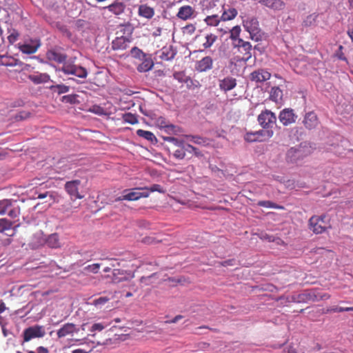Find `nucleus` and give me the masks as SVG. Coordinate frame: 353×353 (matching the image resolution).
Instances as JSON below:
<instances>
[{
    "mask_svg": "<svg viewBox=\"0 0 353 353\" xmlns=\"http://www.w3.org/2000/svg\"><path fill=\"white\" fill-rule=\"evenodd\" d=\"M37 352L38 353H48V350L47 348L40 346L37 348Z\"/></svg>",
    "mask_w": 353,
    "mask_h": 353,
    "instance_id": "64",
    "label": "nucleus"
},
{
    "mask_svg": "<svg viewBox=\"0 0 353 353\" xmlns=\"http://www.w3.org/2000/svg\"><path fill=\"white\" fill-rule=\"evenodd\" d=\"M330 227V221L325 214L314 215L309 220L310 230L316 234H322Z\"/></svg>",
    "mask_w": 353,
    "mask_h": 353,
    "instance_id": "2",
    "label": "nucleus"
},
{
    "mask_svg": "<svg viewBox=\"0 0 353 353\" xmlns=\"http://www.w3.org/2000/svg\"><path fill=\"white\" fill-rule=\"evenodd\" d=\"M217 37L213 34H207L205 36V41L203 43L204 48H210L216 41Z\"/></svg>",
    "mask_w": 353,
    "mask_h": 353,
    "instance_id": "40",
    "label": "nucleus"
},
{
    "mask_svg": "<svg viewBox=\"0 0 353 353\" xmlns=\"http://www.w3.org/2000/svg\"><path fill=\"white\" fill-rule=\"evenodd\" d=\"M74 63L70 61L66 62V61L63 63L61 68H59L57 70L63 72L65 74H70V72L72 69V67Z\"/></svg>",
    "mask_w": 353,
    "mask_h": 353,
    "instance_id": "49",
    "label": "nucleus"
},
{
    "mask_svg": "<svg viewBox=\"0 0 353 353\" xmlns=\"http://www.w3.org/2000/svg\"><path fill=\"white\" fill-rule=\"evenodd\" d=\"M236 85V81L232 77H226L221 80L219 87L221 90L225 92L232 90Z\"/></svg>",
    "mask_w": 353,
    "mask_h": 353,
    "instance_id": "27",
    "label": "nucleus"
},
{
    "mask_svg": "<svg viewBox=\"0 0 353 353\" xmlns=\"http://www.w3.org/2000/svg\"><path fill=\"white\" fill-rule=\"evenodd\" d=\"M259 206L267 208L283 209V207L279 206L277 204L270 201H259L257 203Z\"/></svg>",
    "mask_w": 353,
    "mask_h": 353,
    "instance_id": "41",
    "label": "nucleus"
},
{
    "mask_svg": "<svg viewBox=\"0 0 353 353\" xmlns=\"http://www.w3.org/2000/svg\"><path fill=\"white\" fill-rule=\"evenodd\" d=\"M12 205V201L3 199L0 201V214H4Z\"/></svg>",
    "mask_w": 353,
    "mask_h": 353,
    "instance_id": "43",
    "label": "nucleus"
},
{
    "mask_svg": "<svg viewBox=\"0 0 353 353\" xmlns=\"http://www.w3.org/2000/svg\"><path fill=\"white\" fill-rule=\"evenodd\" d=\"M138 14L140 17L150 19L154 15V10L147 4H142L139 7Z\"/></svg>",
    "mask_w": 353,
    "mask_h": 353,
    "instance_id": "26",
    "label": "nucleus"
},
{
    "mask_svg": "<svg viewBox=\"0 0 353 353\" xmlns=\"http://www.w3.org/2000/svg\"><path fill=\"white\" fill-rule=\"evenodd\" d=\"M283 99V90L278 86H274L271 88L270 92V99L279 103Z\"/></svg>",
    "mask_w": 353,
    "mask_h": 353,
    "instance_id": "29",
    "label": "nucleus"
},
{
    "mask_svg": "<svg viewBox=\"0 0 353 353\" xmlns=\"http://www.w3.org/2000/svg\"><path fill=\"white\" fill-rule=\"evenodd\" d=\"M259 125L267 130H270L276 123V117L274 113L269 110L262 111L257 118Z\"/></svg>",
    "mask_w": 353,
    "mask_h": 353,
    "instance_id": "4",
    "label": "nucleus"
},
{
    "mask_svg": "<svg viewBox=\"0 0 353 353\" xmlns=\"http://www.w3.org/2000/svg\"><path fill=\"white\" fill-rule=\"evenodd\" d=\"M279 119L283 125L288 126L296 122L297 115L294 113L293 109L285 108L280 112Z\"/></svg>",
    "mask_w": 353,
    "mask_h": 353,
    "instance_id": "9",
    "label": "nucleus"
},
{
    "mask_svg": "<svg viewBox=\"0 0 353 353\" xmlns=\"http://www.w3.org/2000/svg\"><path fill=\"white\" fill-rule=\"evenodd\" d=\"M172 150L173 156L177 159H183L185 157V152L189 151L187 147V143H184L183 145L175 148H172Z\"/></svg>",
    "mask_w": 353,
    "mask_h": 353,
    "instance_id": "32",
    "label": "nucleus"
},
{
    "mask_svg": "<svg viewBox=\"0 0 353 353\" xmlns=\"http://www.w3.org/2000/svg\"><path fill=\"white\" fill-rule=\"evenodd\" d=\"M185 85L189 90H195L201 87L199 81L193 80L190 77L188 78Z\"/></svg>",
    "mask_w": 353,
    "mask_h": 353,
    "instance_id": "48",
    "label": "nucleus"
},
{
    "mask_svg": "<svg viewBox=\"0 0 353 353\" xmlns=\"http://www.w3.org/2000/svg\"><path fill=\"white\" fill-rule=\"evenodd\" d=\"M158 125L161 128H165L168 132L174 131L176 126L172 124L168 123V122L163 117H160L157 120Z\"/></svg>",
    "mask_w": 353,
    "mask_h": 353,
    "instance_id": "34",
    "label": "nucleus"
},
{
    "mask_svg": "<svg viewBox=\"0 0 353 353\" xmlns=\"http://www.w3.org/2000/svg\"><path fill=\"white\" fill-rule=\"evenodd\" d=\"M181 319H183V316L182 315H176L172 320L166 321V323H175L178 322Z\"/></svg>",
    "mask_w": 353,
    "mask_h": 353,
    "instance_id": "63",
    "label": "nucleus"
},
{
    "mask_svg": "<svg viewBox=\"0 0 353 353\" xmlns=\"http://www.w3.org/2000/svg\"><path fill=\"white\" fill-rule=\"evenodd\" d=\"M217 30L220 32L222 34H227L228 32H230V38L232 41H237V42L239 43V39H240L239 35L241 30L240 26H236L233 27L232 29H230L228 27H223L221 26V27L217 28Z\"/></svg>",
    "mask_w": 353,
    "mask_h": 353,
    "instance_id": "21",
    "label": "nucleus"
},
{
    "mask_svg": "<svg viewBox=\"0 0 353 353\" xmlns=\"http://www.w3.org/2000/svg\"><path fill=\"white\" fill-rule=\"evenodd\" d=\"M50 89L54 92H57L58 94H61L69 92L70 87L63 84H58L52 85Z\"/></svg>",
    "mask_w": 353,
    "mask_h": 353,
    "instance_id": "39",
    "label": "nucleus"
},
{
    "mask_svg": "<svg viewBox=\"0 0 353 353\" xmlns=\"http://www.w3.org/2000/svg\"><path fill=\"white\" fill-rule=\"evenodd\" d=\"M110 298L106 296H101L98 299H96L93 301L92 304L95 306H99L101 305L105 304L108 301H110Z\"/></svg>",
    "mask_w": 353,
    "mask_h": 353,
    "instance_id": "54",
    "label": "nucleus"
},
{
    "mask_svg": "<svg viewBox=\"0 0 353 353\" xmlns=\"http://www.w3.org/2000/svg\"><path fill=\"white\" fill-rule=\"evenodd\" d=\"M137 134L139 137H143L150 141H152L154 139H156V137L152 132L141 129H139L137 131Z\"/></svg>",
    "mask_w": 353,
    "mask_h": 353,
    "instance_id": "37",
    "label": "nucleus"
},
{
    "mask_svg": "<svg viewBox=\"0 0 353 353\" xmlns=\"http://www.w3.org/2000/svg\"><path fill=\"white\" fill-rule=\"evenodd\" d=\"M271 77V73L263 68L257 69L250 74V79L255 83H263L269 80Z\"/></svg>",
    "mask_w": 353,
    "mask_h": 353,
    "instance_id": "10",
    "label": "nucleus"
},
{
    "mask_svg": "<svg viewBox=\"0 0 353 353\" xmlns=\"http://www.w3.org/2000/svg\"><path fill=\"white\" fill-rule=\"evenodd\" d=\"M141 60L142 62L137 66V70L139 72H148L153 68L154 62L150 57L145 55Z\"/></svg>",
    "mask_w": 353,
    "mask_h": 353,
    "instance_id": "24",
    "label": "nucleus"
},
{
    "mask_svg": "<svg viewBox=\"0 0 353 353\" xmlns=\"http://www.w3.org/2000/svg\"><path fill=\"white\" fill-rule=\"evenodd\" d=\"M235 46L238 47L239 51L243 54L241 57L243 61H248L252 57V45L249 42L239 39V43Z\"/></svg>",
    "mask_w": 353,
    "mask_h": 353,
    "instance_id": "12",
    "label": "nucleus"
},
{
    "mask_svg": "<svg viewBox=\"0 0 353 353\" xmlns=\"http://www.w3.org/2000/svg\"><path fill=\"white\" fill-rule=\"evenodd\" d=\"M191 137V141H192L195 143L201 144V143H203V139L201 137L192 136Z\"/></svg>",
    "mask_w": 353,
    "mask_h": 353,
    "instance_id": "62",
    "label": "nucleus"
},
{
    "mask_svg": "<svg viewBox=\"0 0 353 353\" xmlns=\"http://www.w3.org/2000/svg\"><path fill=\"white\" fill-rule=\"evenodd\" d=\"M28 79L35 84H40L46 83L50 81V76L47 73L37 72L33 74H30Z\"/></svg>",
    "mask_w": 353,
    "mask_h": 353,
    "instance_id": "28",
    "label": "nucleus"
},
{
    "mask_svg": "<svg viewBox=\"0 0 353 353\" xmlns=\"http://www.w3.org/2000/svg\"><path fill=\"white\" fill-rule=\"evenodd\" d=\"M140 190H148L150 192H158L159 193H165L163 188L159 184H154L150 187L140 188Z\"/></svg>",
    "mask_w": 353,
    "mask_h": 353,
    "instance_id": "50",
    "label": "nucleus"
},
{
    "mask_svg": "<svg viewBox=\"0 0 353 353\" xmlns=\"http://www.w3.org/2000/svg\"><path fill=\"white\" fill-rule=\"evenodd\" d=\"M125 7L124 3L116 1L110 5L103 7V9L108 10L116 16H119L124 12Z\"/></svg>",
    "mask_w": 353,
    "mask_h": 353,
    "instance_id": "20",
    "label": "nucleus"
},
{
    "mask_svg": "<svg viewBox=\"0 0 353 353\" xmlns=\"http://www.w3.org/2000/svg\"><path fill=\"white\" fill-rule=\"evenodd\" d=\"M105 326H104L102 323H94L92 325L90 331L91 332H94V331H97V330L101 331L102 330H103L105 328Z\"/></svg>",
    "mask_w": 353,
    "mask_h": 353,
    "instance_id": "60",
    "label": "nucleus"
},
{
    "mask_svg": "<svg viewBox=\"0 0 353 353\" xmlns=\"http://www.w3.org/2000/svg\"><path fill=\"white\" fill-rule=\"evenodd\" d=\"M303 123L307 129L312 130L317 127L319 122L317 115L314 112H309L305 115Z\"/></svg>",
    "mask_w": 353,
    "mask_h": 353,
    "instance_id": "16",
    "label": "nucleus"
},
{
    "mask_svg": "<svg viewBox=\"0 0 353 353\" xmlns=\"http://www.w3.org/2000/svg\"><path fill=\"white\" fill-rule=\"evenodd\" d=\"M78 95L77 94H68L62 97L61 101L70 104H76L79 103L77 99Z\"/></svg>",
    "mask_w": 353,
    "mask_h": 353,
    "instance_id": "44",
    "label": "nucleus"
},
{
    "mask_svg": "<svg viewBox=\"0 0 353 353\" xmlns=\"http://www.w3.org/2000/svg\"><path fill=\"white\" fill-rule=\"evenodd\" d=\"M318 17L316 13H312L308 15L303 21V25L305 26H311L315 23Z\"/></svg>",
    "mask_w": 353,
    "mask_h": 353,
    "instance_id": "47",
    "label": "nucleus"
},
{
    "mask_svg": "<svg viewBox=\"0 0 353 353\" xmlns=\"http://www.w3.org/2000/svg\"><path fill=\"white\" fill-rule=\"evenodd\" d=\"M88 111L99 116L107 114L105 110L99 105H92L88 109Z\"/></svg>",
    "mask_w": 353,
    "mask_h": 353,
    "instance_id": "36",
    "label": "nucleus"
},
{
    "mask_svg": "<svg viewBox=\"0 0 353 353\" xmlns=\"http://www.w3.org/2000/svg\"><path fill=\"white\" fill-rule=\"evenodd\" d=\"M163 139L164 141L170 143L172 145V148H177L178 146H181L185 143L183 140L179 139L173 137H163Z\"/></svg>",
    "mask_w": 353,
    "mask_h": 353,
    "instance_id": "35",
    "label": "nucleus"
},
{
    "mask_svg": "<svg viewBox=\"0 0 353 353\" xmlns=\"http://www.w3.org/2000/svg\"><path fill=\"white\" fill-rule=\"evenodd\" d=\"M137 189H131V190H124L123 192V195L115 199V201H121L123 200L127 201H137L140 199V196L139 194V192L136 191Z\"/></svg>",
    "mask_w": 353,
    "mask_h": 353,
    "instance_id": "22",
    "label": "nucleus"
},
{
    "mask_svg": "<svg viewBox=\"0 0 353 353\" xmlns=\"http://www.w3.org/2000/svg\"><path fill=\"white\" fill-rule=\"evenodd\" d=\"M262 240L268 241V242H276L278 245H283L284 242L280 238H276L272 235L264 234L261 236Z\"/></svg>",
    "mask_w": 353,
    "mask_h": 353,
    "instance_id": "45",
    "label": "nucleus"
},
{
    "mask_svg": "<svg viewBox=\"0 0 353 353\" xmlns=\"http://www.w3.org/2000/svg\"><path fill=\"white\" fill-rule=\"evenodd\" d=\"M47 245L52 248H57L61 246V243L59 241V237L57 234H50L47 240Z\"/></svg>",
    "mask_w": 353,
    "mask_h": 353,
    "instance_id": "33",
    "label": "nucleus"
},
{
    "mask_svg": "<svg viewBox=\"0 0 353 353\" xmlns=\"http://www.w3.org/2000/svg\"><path fill=\"white\" fill-rule=\"evenodd\" d=\"M244 28L249 32L251 38L254 39V37L258 33V21L256 19L247 20L244 22Z\"/></svg>",
    "mask_w": 353,
    "mask_h": 353,
    "instance_id": "25",
    "label": "nucleus"
},
{
    "mask_svg": "<svg viewBox=\"0 0 353 353\" xmlns=\"http://www.w3.org/2000/svg\"><path fill=\"white\" fill-rule=\"evenodd\" d=\"M343 46L340 45L339 46V48L338 50H336V52H335V56L340 60H343V61H347V59L346 57H345L344 55V53L343 52Z\"/></svg>",
    "mask_w": 353,
    "mask_h": 353,
    "instance_id": "56",
    "label": "nucleus"
},
{
    "mask_svg": "<svg viewBox=\"0 0 353 353\" xmlns=\"http://www.w3.org/2000/svg\"><path fill=\"white\" fill-rule=\"evenodd\" d=\"M131 54L134 57L138 58L139 59H141L143 57H145L146 55L142 50H141L140 49H139L137 47H134L132 48Z\"/></svg>",
    "mask_w": 353,
    "mask_h": 353,
    "instance_id": "52",
    "label": "nucleus"
},
{
    "mask_svg": "<svg viewBox=\"0 0 353 353\" xmlns=\"http://www.w3.org/2000/svg\"><path fill=\"white\" fill-rule=\"evenodd\" d=\"M213 60L211 57L206 56L202 59L196 61L195 69L199 72L208 71L212 68Z\"/></svg>",
    "mask_w": 353,
    "mask_h": 353,
    "instance_id": "13",
    "label": "nucleus"
},
{
    "mask_svg": "<svg viewBox=\"0 0 353 353\" xmlns=\"http://www.w3.org/2000/svg\"><path fill=\"white\" fill-rule=\"evenodd\" d=\"M132 277L130 272H128L123 270L114 269L112 272L111 277L112 281L114 283H119L120 282L126 281Z\"/></svg>",
    "mask_w": 353,
    "mask_h": 353,
    "instance_id": "18",
    "label": "nucleus"
},
{
    "mask_svg": "<svg viewBox=\"0 0 353 353\" xmlns=\"http://www.w3.org/2000/svg\"><path fill=\"white\" fill-rule=\"evenodd\" d=\"M41 46V41L39 39H31L26 41L23 43H19V50L27 54H34Z\"/></svg>",
    "mask_w": 353,
    "mask_h": 353,
    "instance_id": "7",
    "label": "nucleus"
},
{
    "mask_svg": "<svg viewBox=\"0 0 353 353\" xmlns=\"http://www.w3.org/2000/svg\"><path fill=\"white\" fill-rule=\"evenodd\" d=\"M238 14V12L234 8H229L228 10H224L221 16L222 21H230L234 19Z\"/></svg>",
    "mask_w": 353,
    "mask_h": 353,
    "instance_id": "31",
    "label": "nucleus"
},
{
    "mask_svg": "<svg viewBox=\"0 0 353 353\" xmlns=\"http://www.w3.org/2000/svg\"><path fill=\"white\" fill-rule=\"evenodd\" d=\"M46 332L42 326L34 325L24 330L23 332V342H28L34 338L44 336Z\"/></svg>",
    "mask_w": 353,
    "mask_h": 353,
    "instance_id": "6",
    "label": "nucleus"
},
{
    "mask_svg": "<svg viewBox=\"0 0 353 353\" xmlns=\"http://www.w3.org/2000/svg\"><path fill=\"white\" fill-rule=\"evenodd\" d=\"M12 222L7 219H0V233L4 232L6 230L11 229Z\"/></svg>",
    "mask_w": 353,
    "mask_h": 353,
    "instance_id": "42",
    "label": "nucleus"
},
{
    "mask_svg": "<svg viewBox=\"0 0 353 353\" xmlns=\"http://www.w3.org/2000/svg\"><path fill=\"white\" fill-rule=\"evenodd\" d=\"M11 58L6 56V55H1L0 54V65H13L12 63H10Z\"/></svg>",
    "mask_w": 353,
    "mask_h": 353,
    "instance_id": "55",
    "label": "nucleus"
},
{
    "mask_svg": "<svg viewBox=\"0 0 353 353\" xmlns=\"http://www.w3.org/2000/svg\"><path fill=\"white\" fill-rule=\"evenodd\" d=\"M310 153V149L306 145H299L297 147L290 148L286 153L285 159L287 162L294 163L302 160Z\"/></svg>",
    "mask_w": 353,
    "mask_h": 353,
    "instance_id": "3",
    "label": "nucleus"
},
{
    "mask_svg": "<svg viewBox=\"0 0 353 353\" xmlns=\"http://www.w3.org/2000/svg\"><path fill=\"white\" fill-rule=\"evenodd\" d=\"M70 74L84 79L88 76V71L85 68L74 64L72 69L70 72Z\"/></svg>",
    "mask_w": 353,
    "mask_h": 353,
    "instance_id": "30",
    "label": "nucleus"
},
{
    "mask_svg": "<svg viewBox=\"0 0 353 353\" xmlns=\"http://www.w3.org/2000/svg\"><path fill=\"white\" fill-rule=\"evenodd\" d=\"M19 33L14 30L8 37V41L10 44H13L19 39Z\"/></svg>",
    "mask_w": 353,
    "mask_h": 353,
    "instance_id": "53",
    "label": "nucleus"
},
{
    "mask_svg": "<svg viewBox=\"0 0 353 353\" xmlns=\"http://www.w3.org/2000/svg\"><path fill=\"white\" fill-rule=\"evenodd\" d=\"M80 184L81 181L78 179L68 181L65 183L64 188L72 199H81L83 198V195L79 192Z\"/></svg>",
    "mask_w": 353,
    "mask_h": 353,
    "instance_id": "8",
    "label": "nucleus"
},
{
    "mask_svg": "<svg viewBox=\"0 0 353 353\" xmlns=\"http://www.w3.org/2000/svg\"><path fill=\"white\" fill-rule=\"evenodd\" d=\"M330 294L327 293H321L317 290H310L305 292L298 296V301L308 302V301H319L321 300H327L330 298Z\"/></svg>",
    "mask_w": 353,
    "mask_h": 353,
    "instance_id": "5",
    "label": "nucleus"
},
{
    "mask_svg": "<svg viewBox=\"0 0 353 353\" xmlns=\"http://www.w3.org/2000/svg\"><path fill=\"white\" fill-rule=\"evenodd\" d=\"M29 115H30V113H28V112H19V113L17 115L16 118H17V119H25L28 118V117H29Z\"/></svg>",
    "mask_w": 353,
    "mask_h": 353,
    "instance_id": "61",
    "label": "nucleus"
},
{
    "mask_svg": "<svg viewBox=\"0 0 353 353\" xmlns=\"http://www.w3.org/2000/svg\"><path fill=\"white\" fill-rule=\"evenodd\" d=\"M259 3L274 11L281 10L285 6V3L282 0H260Z\"/></svg>",
    "mask_w": 353,
    "mask_h": 353,
    "instance_id": "19",
    "label": "nucleus"
},
{
    "mask_svg": "<svg viewBox=\"0 0 353 353\" xmlns=\"http://www.w3.org/2000/svg\"><path fill=\"white\" fill-rule=\"evenodd\" d=\"M194 9L190 6L181 7L176 16L182 20H188L194 17Z\"/></svg>",
    "mask_w": 353,
    "mask_h": 353,
    "instance_id": "23",
    "label": "nucleus"
},
{
    "mask_svg": "<svg viewBox=\"0 0 353 353\" xmlns=\"http://www.w3.org/2000/svg\"><path fill=\"white\" fill-rule=\"evenodd\" d=\"M47 196H49L50 200H52V201L54 200V196H53L52 193L50 192H46L45 193L39 194L37 198L42 199L46 198Z\"/></svg>",
    "mask_w": 353,
    "mask_h": 353,
    "instance_id": "59",
    "label": "nucleus"
},
{
    "mask_svg": "<svg viewBox=\"0 0 353 353\" xmlns=\"http://www.w3.org/2000/svg\"><path fill=\"white\" fill-rule=\"evenodd\" d=\"M273 135L272 130H259L254 132H247L244 136V139L247 142H254V141H263L261 137L262 136H266L270 138Z\"/></svg>",
    "mask_w": 353,
    "mask_h": 353,
    "instance_id": "11",
    "label": "nucleus"
},
{
    "mask_svg": "<svg viewBox=\"0 0 353 353\" xmlns=\"http://www.w3.org/2000/svg\"><path fill=\"white\" fill-rule=\"evenodd\" d=\"M173 77L174 79L178 81L179 83H183L185 84L186 83L188 78L190 77L189 76H187L185 73L183 71L174 72Z\"/></svg>",
    "mask_w": 353,
    "mask_h": 353,
    "instance_id": "46",
    "label": "nucleus"
},
{
    "mask_svg": "<svg viewBox=\"0 0 353 353\" xmlns=\"http://www.w3.org/2000/svg\"><path fill=\"white\" fill-rule=\"evenodd\" d=\"M79 332L77 325L72 323L64 324L59 330H57V334L59 338H63L68 335H72L74 333Z\"/></svg>",
    "mask_w": 353,
    "mask_h": 353,
    "instance_id": "14",
    "label": "nucleus"
},
{
    "mask_svg": "<svg viewBox=\"0 0 353 353\" xmlns=\"http://www.w3.org/2000/svg\"><path fill=\"white\" fill-rule=\"evenodd\" d=\"M125 123L134 125L138 123V119L136 114L128 112L123 114L122 117Z\"/></svg>",
    "mask_w": 353,
    "mask_h": 353,
    "instance_id": "38",
    "label": "nucleus"
},
{
    "mask_svg": "<svg viewBox=\"0 0 353 353\" xmlns=\"http://www.w3.org/2000/svg\"><path fill=\"white\" fill-rule=\"evenodd\" d=\"M130 39L126 37H117L112 42V48L114 50H123L129 47Z\"/></svg>",
    "mask_w": 353,
    "mask_h": 353,
    "instance_id": "17",
    "label": "nucleus"
},
{
    "mask_svg": "<svg viewBox=\"0 0 353 353\" xmlns=\"http://www.w3.org/2000/svg\"><path fill=\"white\" fill-rule=\"evenodd\" d=\"M188 149L189 150V152H194V155L196 157H201V152L196 148L192 146L190 144L187 143Z\"/></svg>",
    "mask_w": 353,
    "mask_h": 353,
    "instance_id": "58",
    "label": "nucleus"
},
{
    "mask_svg": "<svg viewBox=\"0 0 353 353\" xmlns=\"http://www.w3.org/2000/svg\"><path fill=\"white\" fill-rule=\"evenodd\" d=\"M19 208H13L8 211V216L12 219L17 217L19 215Z\"/></svg>",
    "mask_w": 353,
    "mask_h": 353,
    "instance_id": "57",
    "label": "nucleus"
},
{
    "mask_svg": "<svg viewBox=\"0 0 353 353\" xmlns=\"http://www.w3.org/2000/svg\"><path fill=\"white\" fill-rule=\"evenodd\" d=\"M46 58L50 61H54L58 63H63L68 56L57 50H50L46 52Z\"/></svg>",
    "mask_w": 353,
    "mask_h": 353,
    "instance_id": "15",
    "label": "nucleus"
},
{
    "mask_svg": "<svg viewBox=\"0 0 353 353\" xmlns=\"http://www.w3.org/2000/svg\"><path fill=\"white\" fill-rule=\"evenodd\" d=\"M101 267L100 263H93L91 265H88L86 267L84 268V270L87 272H91L94 274H97Z\"/></svg>",
    "mask_w": 353,
    "mask_h": 353,
    "instance_id": "51",
    "label": "nucleus"
},
{
    "mask_svg": "<svg viewBox=\"0 0 353 353\" xmlns=\"http://www.w3.org/2000/svg\"><path fill=\"white\" fill-rule=\"evenodd\" d=\"M200 6L202 13L205 15L203 19L205 24L210 27H219L222 20L221 17L212 10L215 4L208 0H202L200 2Z\"/></svg>",
    "mask_w": 353,
    "mask_h": 353,
    "instance_id": "1",
    "label": "nucleus"
}]
</instances>
